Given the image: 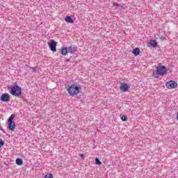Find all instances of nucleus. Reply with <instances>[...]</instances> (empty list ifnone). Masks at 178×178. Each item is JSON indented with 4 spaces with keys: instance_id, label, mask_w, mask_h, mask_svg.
<instances>
[{
    "instance_id": "17",
    "label": "nucleus",
    "mask_w": 178,
    "mask_h": 178,
    "mask_svg": "<svg viewBox=\"0 0 178 178\" xmlns=\"http://www.w3.org/2000/svg\"><path fill=\"white\" fill-rule=\"evenodd\" d=\"M121 120H122V122H127V117H126V115H122L121 118Z\"/></svg>"
},
{
    "instance_id": "14",
    "label": "nucleus",
    "mask_w": 178,
    "mask_h": 178,
    "mask_svg": "<svg viewBox=\"0 0 178 178\" xmlns=\"http://www.w3.org/2000/svg\"><path fill=\"white\" fill-rule=\"evenodd\" d=\"M16 163H17V165H20L23 163V160L22 159H17Z\"/></svg>"
},
{
    "instance_id": "2",
    "label": "nucleus",
    "mask_w": 178,
    "mask_h": 178,
    "mask_svg": "<svg viewBox=\"0 0 178 178\" xmlns=\"http://www.w3.org/2000/svg\"><path fill=\"white\" fill-rule=\"evenodd\" d=\"M168 73V67L165 65H159L156 67L155 72L153 73L154 79H159L161 76H165Z\"/></svg>"
},
{
    "instance_id": "3",
    "label": "nucleus",
    "mask_w": 178,
    "mask_h": 178,
    "mask_svg": "<svg viewBox=\"0 0 178 178\" xmlns=\"http://www.w3.org/2000/svg\"><path fill=\"white\" fill-rule=\"evenodd\" d=\"M9 92L11 95L19 97V95H22V88L17 85L11 86L10 87Z\"/></svg>"
},
{
    "instance_id": "11",
    "label": "nucleus",
    "mask_w": 178,
    "mask_h": 178,
    "mask_svg": "<svg viewBox=\"0 0 178 178\" xmlns=\"http://www.w3.org/2000/svg\"><path fill=\"white\" fill-rule=\"evenodd\" d=\"M61 55L66 56L67 55V49L66 47H63L60 51Z\"/></svg>"
},
{
    "instance_id": "5",
    "label": "nucleus",
    "mask_w": 178,
    "mask_h": 178,
    "mask_svg": "<svg viewBox=\"0 0 178 178\" xmlns=\"http://www.w3.org/2000/svg\"><path fill=\"white\" fill-rule=\"evenodd\" d=\"M48 45H49L51 51H52V52H56V45H57V43H56V42H55V40H51L50 41V42L48 43Z\"/></svg>"
},
{
    "instance_id": "10",
    "label": "nucleus",
    "mask_w": 178,
    "mask_h": 178,
    "mask_svg": "<svg viewBox=\"0 0 178 178\" xmlns=\"http://www.w3.org/2000/svg\"><path fill=\"white\" fill-rule=\"evenodd\" d=\"M132 54H134L135 56H138V55H140V48L138 47L135 48L133 50Z\"/></svg>"
},
{
    "instance_id": "4",
    "label": "nucleus",
    "mask_w": 178,
    "mask_h": 178,
    "mask_svg": "<svg viewBox=\"0 0 178 178\" xmlns=\"http://www.w3.org/2000/svg\"><path fill=\"white\" fill-rule=\"evenodd\" d=\"M165 86L169 89V90H173V88H176L177 87V82L175 81H169L166 82Z\"/></svg>"
},
{
    "instance_id": "6",
    "label": "nucleus",
    "mask_w": 178,
    "mask_h": 178,
    "mask_svg": "<svg viewBox=\"0 0 178 178\" xmlns=\"http://www.w3.org/2000/svg\"><path fill=\"white\" fill-rule=\"evenodd\" d=\"M130 88V86H129L126 83H121L120 86V90L122 91V92H126L127 91H129V89Z\"/></svg>"
},
{
    "instance_id": "19",
    "label": "nucleus",
    "mask_w": 178,
    "mask_h": 178,
    "mask_svg": "<svg viewBox=\"0 0 178 178\" xmlns=\"http://www.w3.org/2000/svg\"><path fill=\"white\" fill-rule=\"evenodd\" d=\"M5 143L2 141V139L0 138V148H2L3 147Z\"/></svg>"
},
{
    "instance_id": "1",
    "label": "nucleus",
    "mask_w": 178,
    "mask_h": 178,
    "mask_svg": "<svg viewBox=\"0 0 178 178\" xmlns=\"http://www.w3.org/2000/svg\"><path fill=\"white\" fill-rule=\"evenodd\" d=\"M67 91L71 97H76V95H79L81 91V85L78 83H73L67 86Z\"/></svg>"
},
{
    "instance_id": "16",
    "label": "nucleus",
    "mask_w": 178,
    "mask_h": 178,
    "mask_svg": "<svg viewBox=\"0 0 178 178\" xmlns=\"http://www.w3.org/2000/svg\"><path fill=\"white\" fill-rule=\"evenodd\" d=\"M95 162H96V165H102V162H101V161H99L98 158H96Z\"/></svg>"
},
{
    "instance_id": "21",
    "label": "nucleus",
    "mask_w": 178,
    "mask_h": 178,
    "mask_svg": "<svg viewBox=\"0 0 178 178\" xmlns=\"http://www.w3.org/2000/svg\"><path fill=\"white\" fill-rule=\"evenodd\" d=\"M114 6H117V8H118V7H119V4L118 3H114Z\"/></svg>"
},
{
    "instance_id": "9",
    "label": "nucleus",
    "mask_w": 178,
    "mask_h": 178,
    "mask_svg": "<svg viewBox=\"0 0 178 178\" xmlns=\"http://www.w3.org/2000/svg\"><path fill=\"white\" fill-rule=\"evenodd\" d=\"M16 127V123L15 122H8V129L9 130L13 131Z\"/></svg>"
},
{
    "instance_id": "12",
    "label": "nucleus",
    "mask_w": 178,
    "mask_h": 178,
    "mask_svg": "<svg viewBox=\"0 0 178 178\" xmlns=\"http://www.w3.org/2000/svg\"><path fill=\"white\" fill-rule=\"evenodd\" d=\"M150 47H152L153 48H156L158 47V43H156V40H150Z\"/></svg>"
},
{
    "instance_id": "20",
    "label": "nucleus",
    "mask_w": 178,
    "mask_h": 178,
    "mask_svg": "<svg viewBox=\"0 0 178 178\" xmlns=\"http://www.w3.org/2000/svg\"><path fill=\"white\" fill-rule=\"evenodd\" d=\"M80 156H81V158H82V159H84V154H80Z\"/></svg>"
},
{
    "instance_id": "15",
    "label": "nucleus",
    "mask_w": 178,
    "mask_h": 178,
    "mask_svg": "<svg viewBox=\"0 0 178 178\" xmlns=\"http://www.w3.org/2000/svg\"><path fill=\"white\" fill-rule=\"evenodd\" d=\"M13 119H15V114H12L10 118H8V122H14Z\"/></svg>"
},
{
    "instance_id": "8",
    "label": "nucleus",
    "mask_w": 178,
    "mask_h": 178,
    "mask_svg": "<svg viewBox=\"0 0 178 178\" xmlns=\"http://www.w3.org/2000/svg\"><path fill=\"white\" fill-rule=\"evenodd\" d=\"M76 51L77 47H76L70 46L68 47V52H70V54H74V52H76Z\"/></svg>"
},
{
    "instance_id": "7",
    "label": "nucleus",
    "mask_w": 178,
    "mask_h": 178,
    "mask_svg": "<svg viewBox=\"0 0 178 178\" xmlns=\"http://www.w3.org/2000/svg\"><path fill=\"white\" fill-rule=\"evenodd\" d=\"M0 99L2 101V102H8V101L10 99V97L8 93H3L1 95Z\"/></svg>"
},
{
    "instance_id": "13",
    "label": "nucleus",
    "mask_w": 178,
    "mask_h": 178,
    "mask_svg": "<svg viewBox=\"0 0 178 178\" xmlns=\"http://www.w3.org/2000/svg\"><path fill=\"white\" fill-rule=\"evenodd\" d=\"M65 22L67 23H73V19H72V17L70 16H67L65 17Z\"/></svg>"
},
{
    "instance_id": "18",
    "label": "nucleus",
    "mask_w": 178,
    "mask_h": 178,
    "mask_svg": "<svg viewBox=\"0 0 178 178\" xmlns=\"http://www.w3.org/2000/svg\"><path fill=\"white\" fill-rule=\"evenodd\" d=\"M44 178H54L52 174H47L45 175Z\"/></svg>"
}]
</instances>
